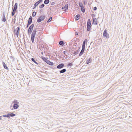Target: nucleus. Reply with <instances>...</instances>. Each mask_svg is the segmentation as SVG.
<instances>
[{
	"label": "nucleus",
	"instance_id": "nucleus-38",
	"mask_svg": "<svg viewBox=\"0 0 132 132\" xmlns=\"http://www.w3.org/2000/svg\"><path fill=\"white\" fill-rule=\"evenodd\" d=\"M97 9V8L96 7H94L93 8V10L94 11H96Z\"/></svg>",
	"mask_w": 132,
	"mask_h": 132
},
{
	"label": "nucleus",
	"instance_id": "nucleus-23",
	"mask_svg": "<svg viewBox=\"0 0 132 132\" xmlns=\"http://www.w3.org/2000/svg\"><path fill=\"white\" fill-rule=\"evenodd\" d=\"M32 16H30L28 19V22H32Z\"/></svg>",
	"mask_w": 132,
	"mask_h": 132
},
{
	"label": "nucleus",
	"instance_id": "nucleus-50",
	"mask_svg": "<svg viewBox=\"0 0 132 132\" xmlns=\"http://www.w3.org/2000/svg\"><path fill=\"white\" fill-rule=\"evenodd\" d=\"M11 109L12 110H13V108H12V109Z\"/></svg>",
	"mask_w": 132,
	"mask_h": 132
},
{
	"label": "nucleus",
	"instance_id": "nucleus-17",
	"mask_svg": "<svg viewBox=\"0 0 132 132\" xmlns=\"http://www.w3.org/2000/svg\"><path fill=\"white\" fill-rule=\"evenodd\" d=\"M80 16V15L79 14H78L76 15L75 18V19L76 20H77L79 19V18Z\"/></svg>",
	"mask_w": 132,
	"mask_h": 132
},
{
	"label": "nucleus",
	"instance_id": "nucleus-18",
	"mask_svg": "<svg viewBox=\"0 0 132 132\" xmlns=\"http://www.w3.org/2000/svg\"><path fill=\"white\" fill-rule=\"evenodd\" d=\"M9 114V119L10 118V117H13L14 116H15L16 115L15 114L13 113H8Z\"/></svg>",
	"mask_w": 132,
	"mask_h": 132
},
{
	"label": "nucleus",
	"instance_id": "nucleus-51",
	"mask_svg": "<svg viewBox=\"0 0 132 132\" xmlns=\"http://www.w3.org/2000/svg\"><path fill=\"white\" fill-rule=\"evenodd\" d=\"M77 6H78V5H77Z\"/></svg>",
	"mask_w": 132,
	"mask_h": 132
},
{
	"label": "nucleus",
	"instance_id": "nucleus-14",
	"mask_svg": "<svg viewBox=\"0 0 132 132\" xmlns=\"http://www.w3.org/2000/svg\"><path fill=\"white\" fill-rule=\"evenodd\" d=\"M2 21L4 22H5L6 21V19L5 17L4 12L3 13V16L2 19Z\"/></svg>",
	"mask_w": 132,
	"mask_h": 132
},
{
	"label": "nucleus",
	"instance_id": "nucleus-39",
	"mask_svg": "<svg viewBox=\"0 0 132 132\" xmlns=\"http://www.w3.org/2000/svg\"><path fill=\"white\" fill-rule=\"evenodd\" d=\"M31 23L32 22H28V23H27V24L28 25H30L31 24Z\"/></svg>",
	"mask_w": 132,
	"mask_h": 132
},
{
	"label": "nucleus",
	"instance_id": "nucleus-13",
	"mask_svg": "<svg viewBox=\"0 0 132 132\" xmlns=\"http://www.w3.org/2000/svg\"><path fill=\"white\" fill-rule=\"evenodd\" d=\"M2 64H3V67H4V68L6 69V70H8L9 69V68H8L7 67V65H6L5 63H4V62H3V61H2Z\"/></svg>",
	"mask_w": 132,
	"mask_h": 132
},
{
	"label": "nucleus",
	"instance_id": "nucleus-11",
	"mask_svg": "<svg viewBox=\"0 0 132 132\" xmlns=\"http://www.w3.org/2000/svg\"><path fill=\"white\" fill-rule=\"evenodd\" d=\"M87 39H85V40L83 41L82 44V48L85 49V43H87Z\"/></svg>",
	"mask_w": 132,
	"mask_h": 132
},
{
	"label": "nucleus",
	"instance_id": "nucleus-9",
	"mask_svg": "<svg viewBox=\"0 0 132 132\" xmlns=\"http://www.w3.org/2000/svg\"><path fill=\"white\" fill-rule=\"evenodd\" d=\"M18 8V3H16L14 6L12 8V10L16 11L17 10Z\"/></svg>",
	"mask_w": 132,
	"mask_h": 132
},
{
	"label": "nucleus",
	"instance_id": "nucleus-25",
	"mask_svg": "<svg viewBox=\"0 0 132 132\" xmlns=\"http://www.w3.org/2000/svg\"><path fill=\"white\" fill-rule=\"evenodd\" d=\"M38 4H39L38 3V2H36L34 4V7L33 8V9H34L36 7V6H37Z\"/></svg>",
	"mask_w": 132,
	"mask_h": 132
},
{
	"label": "nucleus",
	"instance_id": "nucleus-37",
	"mask_svg": "<svg viewBox=\"0 0 132 132\" xmlns=\"http://www.w3.org/2000/svg\"><path fill=\"white\" fill-rule=\"evenodd\" d=\"M43 1L42 0H39L37 2H38V4L41 3Z\"/></svg>",
	"mask_w": 132,
	"mask_h": 132
},
{
	"label": "nucleus",
	"instance_id": "nucleus-20",
	"mask_svg": "<svg viewBox=\"0 0 132 132\" xmlns=\"http://www.w3.org/2000/svg\"><path fill=\"white\" fill-rule=\"evenodd\" d=\"M92 61V59L91 58H89L88 60H87L86 63L87 64H88L89 63H90Z\"/></svg>",
	"mask_w": 132,
	"mask_h": 132
},
{
	"label": "nucleus",
	"instance_id": "nucleus-45",
	"mask_svg": "<svg viewBox=\"0 0 132 132\" xmlns=\"http://www.w3.org/2000/svg\"><path fill=\"white\" fill-rule=\"evenodd\" d=\"M2 120V116H0V120Z\"/></svg>",
	"mask_w": 132,
	"mask_h": 132
},
{
	"label": "nucleus",
	"instance_id": "nucleus-15",
	"mask_svg": "<svg viewBox=\"0 0 132 132\" xmlns=\"http://www.w3.org/2000/svg\"><path fill=\"white\" fill-rule=\"evenodd\" d=\"M46 63L50 65H53L54 64V63L53 62L50 61L48 60H47Z\"/></svg>",
	"mask_w": 132,
	"mask_h": 132
},
{
	"label": "nucleus",
	"instance_id": "nucleus-28",
	"mask_svg": "<svg viewBox=\"0 0 132 132\" xmlns=\"http://www.w3.org/2000/svg\"><path fill=\"white\" fill-rule=\"evenodd\" d=\"M79 6L81 7V8L84 7L82 3L81 2H79Z\"/></svg>",
	"mask_w": 132,
	"mask_h": 132
},
{
	"label": "nucleus",
	"instance_id": "nucleus-32",
	"mask_svg": "<svg viewBox=\"0 0 132 132\" xmlns=\"http://www.w3.org/2000/svg\"><path fill=\"white\" fill-rule=\"evenodd\" d=\"M3 116L4 117H7L9 119L8 113L7 114L3 115Z\"/></svg>",
	"mask_w": 132,
	"mask_h": 132
},
{
	"label": "nucleus",
	"instance_id": "nucleus-36",
	"mask_svg": "<svg viewBox=\"0 0 132 132\" xmlns=\"http://www.w3.org/2000/svg\"><path fill=\"white\" fill-rule=\"evenodd\" d=\"M10 59H11V60L12 61L14 60V58L12 56H10Z\"/></svg>",
	"mask_w": 132,
	"mask_h": 132
},
{
	"label": "nucleus",
	"instance_id": "nucleus-31",
	"mask_svg": "<svg viewBox=\"0 0 132 132\" xmlns=\"http://www.w3.org/2000/svg\"><path fill=\"white\" fill-rule=\"evenodd\" d=\"M79 51V50H77L76 51L74 52L73 53V54L74 55H76V54H77L78 53Z\"/></svg>",
	"mask_w": 132,
	"mask_h": 132
},
{
	"label": "nucleus",
	"instance_id": "nucleus-40",
	"mask_svg": "<svg viewBox=\"0 0 132 132\" xmlns=\"http://www.w3.org/2000/svg\"><path fill=\"white\" fill-rule=\"evenodd\" d=\"M55 4V3L54 2H53L51 3V5H54Z\"/></svg>",
	"mask_w": 132,
	"mask_h": 132
},
{
	"label": "nucleus",
	"instance_id": "nucleus-47",
	"mask_svg": "<svg viewBox=\"0 0 132 132\" xmlns=\"http://www.w3.org/2000/svg\"><path fill=\"white\" fill-rule=\"evenodd\" d=\"M43 52H42L41 53H42V54H43Z\"/></svg>",
	"mask_w": 132,
	"mask_h": 132
},
{
	"label": "nucleus",
	"instance_id": "nucleus-10",
	"mask_svg": "<svg viewBox=\"0 0 132 132\" xmlns=\"http://www.w3.org/2000/svg\"><path fill=\"white\" fill-rule=\"evenodd\" d=\"M68 4H66L64 6L62 7V10H64V11H66L68 9Z\"/></svg>",
	"mask_w": 132,
	"mask_h": 132
},
{
	"label": "nucleus",
	"instance_id": "nucleus-44",
	"mask_svg": "<svg viewBox=\"0 0 132 132\" xmlns=\"http://www.w3.org/2000/svg\"><path fill=\"white\" fill-rule=\"evenodd\" d=\"M92 15H93L92 17H94L95 16V15L94 14H92Z\"/></svg>",
	"mask_w": 132,
	"mask_h": 132
},
{
	"label": "nucleus",
	"instance_id": "nucleus-29",
	"mask_svg": "<svg viewBox=\"0 0 132 132\" xmlns=\"http://www.w3.org/2000/svg\"><path fill=\"white\" fill-rule=\"evenodd\" d=\"M45 6V5L44 4H42L40 5L39 6V8L42 9Z\"/></svg>",
	"mask_w": 132,
	"mask_h": 132
},
{
	"label": "nucleus",
	"instance_id": "nucleus-12",
	"mask_svg": "<svg viewBox=\"0 0 132 132\" xmlns=\"http://www.w3.org/2000/svg\"><path fill=\"white\" fill-rule=\"evenodd\" d=\"M93 24H94L95 25H96L97 24V21L96 18H94L93 19Z\"/></svg>",
	"mask_w": 132,
	"mask_h": 132
},
{
	"label": "nucleus",
	"instance_id": "nucleus-19",
	"mask_svg": "<svg viewBox=\"0 0 132 132\" xmlns=\"http://www.w3.org/2000/svg\"><path fill=\"white\" fill-rule=\"evenodd\" d=\"M64 44V42L62 40H61L59 42V44L62 46H63Z\"/></svg>",
	"mask_w": 132,
	"mask_h": 132
},
{
	"label": "nucleus",
	"instance_id": "nucleus-16",
	"mask_svg": "<svg viewBox=\"0 0 132 132\" xmlns=\"http://www.w3.org/2000/svg\"><path fill=\"white\" fill-rule=\"evenodd\" d=\"M85 49L82 48L79 54V56H81L82 54L84 51Z\"/></svg>",
	"mask_w": 132,
	"mask_h": 132
},
{
	"label": "nucleus",
	"instance_id": "nucleus-8",
	"mask_svg": "<svg viewBox=\"0 0 132 132\" xmlns=\"http://www.w3.org/2000/svg\"><path fill=\"white\" fill-rule=\"evenodd\" d=\"M64 66V64L61 63L57 65V68L59 69H61L63 68Z\"/></svg>",
	"mask_w": 132,
	"mask_h": 132
},
{
	"label": "nucleus",
	"instance_id": "nucleus-24",
	"mask_svg": "<svg viewBox=\"0 0 132 132\" xmlns=\"http://www.w3.org/2000/svg\"><path fill=\"white\" fill-rule=\"evenodd\" d=\"M50 2L49 0H45L44 3L45 4H47L49 3Z\"/></svg>",
	"mask_w": 132,
	"mask_h": 132
},
{
	"label": "nucleus",
	"instance_id": "nucleus-34",
	"mask_svg": "<svg viewBox=\"0 0 132 132\" xmlns=\"http://www.w3.org/2000/svg\"><path fill=\"white\" fill-rule=\"evenodd\" d=\"M15 11L12 10V16H13L15 14Z\"/></svg>",
	"mask_w": 132,
	"mask_h": 132
},
{
	"label": "nucleus",
	"instance_id": "nucleus-5",
	"mask_svg": "<svg viewBox=\"0 0 132 132\" xmlns=\"http://www.w3.org/2000/svg\"><path fill=\"white\" fill-rule=\"evenodd\" d=\"M91 26V21L90 19H88L87 21V28L88 31H89L90 30Z\"/></svg>",
	"mask_w": 132,
	"mask_h": 132
},
{
	"label": "nucleus",
	"instance_id": "nucleus-27",
	"mask_svg": "<svg viewBox=\"0 0 132 132\" xmlns=\"http://www.w3.org/2000/svg\"><path fill=\"white\" fill-rule=\"evenodd\" d=\"M81 11L83 13H84L85 11V9L84 7L81 8Z\"/></svg>",
	"mask_w": 132,
	"mask_h": 132
},
{
	"label": "nucleus",
	"instance_id": "nucleus-43",
	"mask_svg": "<svg viewBox=\"0 0 132 132\" xmlns=\"http://www.w3.org/2000/svg\"><path fill=\"white\" fill-rule=\"evenodd\" d=\"M29 25H28L27 24V28H28V27H29Z\"/></svg>",
	"mask_w": 132,
	"mask_h": 132
},
{
	"label": "nucleus",
	"instance_id": "nucleus-35",
	"mask_svg": "<svg viewBox=\"0 0 132 132\" xmlns=\"http://www.w3.org/2000/svg\"><path fill=\"white\" fill-rule=\"evenodd\" d=\"M72 65L73 64L72 63H68L67 65L68 67H69L70 66H72Z\"/></svg>",
	"mask_w": 132,
	"mask_h": 132
},
{
	"label": "nucleus",
	"instance_id": "nucleus-7",
	"mask_svg": "<svg viewBox=\"0 0 132 132\" xmlns=\"http://www.w3.org/2000/svg\"><path fill=\"white\" fill-rule=\"evenodd\" d=\"M103 36L107 38H109V35L108 33L107 32V30L105 29L103 32Z\"/></svg>",
	"mask_w": 132,
	"mask_h": 132
},
{
	"label": "nucleus",
	"instance_id": "nucleus-33",
	"mask_svg": "<svg viewBox=\"0 0 132 132\" xmlns=\"http://www.w3.org/2000/svg\"><path fill=\"white\" fill-rule=\"evenodd\" d=\"M52 20V17H51L47 20V22L48 23V22L51 21Z\"/></svg>",
	"mask_w": 132,
	"mask_h": 132
},
{
	"label": "nucleus",
	"instance_id": "nucleus-30",
	"mask_svg": "<svg viewBox=\"0 0 132 132\" xmlns=\"http://www.w3.org/2000/svg\"><path fill=\"white\" fill-rule=\"evenodd\" d=\"M36 12L35 11H34L33 12L32 14V16H36Z\"/></svg>",
	"mask_w": 132,
	"mask_h": 132
},
{
	"label": "nucleus",
	"instance_id": "nucleus-26",
	"mask_svg": "<svg viewBox=\"0 0 132 132\" xmlns=\"http://www.w3.org/2000/svg\"><path fill=\"white\" fill-rule=\"evenodd\" d=\"M31 60L32 61L34 62L35 63H36L38 65V63L37 62H36L35 59H34V58H31Z\"/></svg>",
	"mask_w": 132,
	"mask_h": 132
},
{
	"label": "nucleus",
	"instance_id": "nucleus-6",
	"mask_svg": "<svg viewBox=\"0 0 132 132\" xmlns=\"http://www.w3.org/2000/svg\"><path fill=\"white\" fill-rule=\"evenodd\" d=\"M20 30V27H18L16 29H15L14 30V34L17 36L18 37L19 34V32Z\"/></svg>",
	"mask_w": 132,
	"mask_h": 132
},
{
	"label": "nucleus",
	"instance_id": "nucleus-42",
	"mask_svg": "<svg viewBox=\"0 0 132 132\" xmlns=\"http://www.w3.org/2000/svg\"><path fill=\"white\" fill-rule=\"evenodd\" d=\"M75 34L76 35H78V33L77 32H75Z\"/></svg>",
	"mask_w": 132,
	"mask_h": 132
},
{
	"label": "nucleus",
	"instance_id": "nucleus-4",
	"mask_svg": "<svg viewBox=\"0 0 132 132\" xmlns=\"http://www.w3.org/2000/svg\"><path fill=\"white\" fill-rule=\"evenodd\" d=\"M45 17V15H42L40 16L37 19V22L38 23L44 20Z\"/></svg>",
	"mask_w": 132,
	"mask_h": 132
},
{
	"label": "nucleus",
	"instance_id": "nucleus-22",
	"mask_svg": "<svg viewBox=\"0 0 132 132\" xmlns=\"http://www.w3.org/2000/svg\"><path fill=\"white\" fill-rule=\"evenodd\" d=\"M66 71V70L65 69H63L60 70L59 71L61 73H63L65 72Z\"/></svg>",
	"mask_w": 132,
	"mask_h": 132
},
{
	"label": "nucleus",
	"instance_id": "nucleus-2",
	"mask_svg": "<svg viewBox=\"0 0 132 132\" xmlns=\"http://www.w3.org/2000/svg\"><path fill=\"white\" fill-rule=\"evenodd\" d=\"M12 103L13 104V108L14 109H17L19 107V105L18 104L19 102L18 101L16 100H14L13 101Z\"/></svg>",
	"mask_w": 132,
	"mask_h": 132
},
{
	"label": "nucleus",
	"instance_id": "nucleus-21",
	"mask_svg": "<svg viewBox=\"0 0 132 132\" xmlns=\"http://www.w3.org/2000/svg\"><path fill=\"white\" fill-rule=\"evenodd\" d=\"M42 59L45 62H46V63L48 60L47 59H48L47 58H46L44 56H42Z\"/></svg>",
	"mask_w": 132,
	"mask_h": 132
},
{
	"label": "nucleus",
	"instance_id": "nucleus-46",
	"mask_svg": "<svg viewBox=\"0 0 132 132\" xmlns=\"http://www.w3.org/2000/svg\"><path fill=\"white\" fill-rule=\"evenodd\" d=\"M26 43L25 39L24 40V43L25 44V43Z\"/></svg>",
	"mask_w": 132,
	"mask_h": 132
},
{
	"label": "nucleus",
	"instance_id": "nucleus-48",
	"mask_svg": "<svg viewBox=\"0 0 132 132\" xmlns=\"http://www.w3.org/2000/svg\"><path fill=\"white\" fill-rule=\"evenodd\" d=\"M14 20H16V19H15V18H14Z\"/></svg>",
	"mask_w": 132,
	"mask_h": 132
},
{
	"label": "nucleus",
	"instance_id": "nucleus-41",
	"mask_svg": "<svg viewBox=\"0 0 132 132\" xmlns=\"http://www.w3.org/2000/svg\"><path fill=\"white\" fill-rule=\"evenodd\" d=\"M66 53V52L65 51H64L63 52V53L64 54H65Z\"/></svg>",
	"mask_w": 132,
	"mask_h": 132
},
{
	"label": "nucleus",
	"instance_id": "nucleus-3",
	"mask_svg": "<svg viewBox=\"0 0 132 132\" xmlns=\"http://www.w3.org/2000/svg\"><path fill=\"white\" fill-rule=\"evenodd\" d=\"M34 26V24H33L31 25V26L29 27L28 32V35H30L32 32Z\"/></svg>",
	"mask_w": 132,
	"mask_h": 132
},
{
	"label": "nucleus",
	"instance_id": "nucleus-49",
	"mask_svg": "<svg viewBox=\"0 0 132 132\" xmlns=\"http://www.w3.org/2000/svg\"><path fill=\"white\" fill-rule=\"evenodd\" d=\"M14 17H15V18H16V16H14Z\"/></svg>",
	"mask_w": 132,
	"mask_h": 132
},
{
	"label": "nucleus",
	"instance_id": "nucleus-1",
	"mask_svg": "<svg viewBox=\"0 0 132 132\" xmlns=\"http://www.w3.org/2000/svg\"><path fill=\"white\" fill-rule=\"evenodd\" d=\"M37 31L36 29H34L31 34V39L32 43H34V42L35 37Z\"/></svg>",
	"mask_w": 132,
	"mask_h": 132
}]
</instances>
